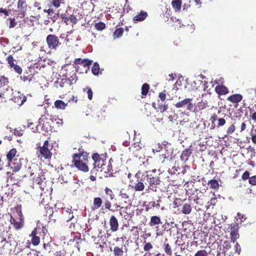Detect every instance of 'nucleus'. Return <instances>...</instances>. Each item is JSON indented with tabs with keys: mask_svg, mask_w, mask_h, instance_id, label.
<instances>
[{
	"mask_svg": "<svg viewBox=\"0 0 256 256\" xmlns=\"http://www.w3.org/2000/svg\"><path fill=\"white\" fill-rule=\"evenodd\" d=\"M160 206V204L156 202H148V206L146 208V210L148 211L150 209L154 208L155 207L158 208Z\"/></svg>",
	"mask_w": 256,
	"mask_h": 256,
	"instance_id": "42",
	"label": "nucleus"
},
{
	"mask_svg": "<svg viewBox=\"0 0 256 256\" xmlns=\"http://www.w3.org/2000/svg\"><path fill=\"white\" fill-rule=\"evenodd\" d=\"M94 28L98 30H102L106 28V24L103 22H99L94 24Z\"/></svg>",
	"mask_w": 256,
	"mask_h": 256,
	"instance_id": "44",
	"label": "nucleus"
},
{
	"mask_svg": "<svg viewBox=\"0 0 256 256\" xmlns=\"http://www.w3.org/2000/svg\"><path fill=\"white\" fill-rule=\"evenodd\" d=\"M152 248H153V246L150 242H145L144 246V250L145 251L148 252V251H149L151 249H152Z\"/></svg>",
	"mask_w": 256,
	"mask_h": 256,
	"instance_id": "54",
	"label": "nucleus"
},
{
	"mask_svg": "<svg viewBox=\"0 0 256 256\" xmlns=\"http://www.w3.org/2000/svg\"><path fill=\"white\" fill-rule=\"evenodd\" d=\"M52 146H50L48 140H46L42 146H40L38 147L40 156L42 158H43L46 160L50 159L52 154L51 152L52 150Z\"/></svg>",
	"mask_w": 256,
	"mask_h": 256,
	"instance_id": "6",
	"label": "nucleus"
},
{
	"mask_svg": "<svg viewBox=\"0 0 256 256\" xmlns=\"http://www.w3.org/2000/svg\"><path fill=\"white\" fill-rule=\"evenodd\" d=\"M92 63V60L87 58H76L74 61V64L76 65V66L74 67L76 70L80 74L87 73Z\"/></svg>",
	"mask_w": 256,
	"mask_h": 256,
	"instance_id": "3",
	"label": "nucleus"
},
{
	"mask_svg": "<svg viewBox=\"0 0 256 256\" xmlns=\"http://www.w3.org/2000/svg\"><path fill=\"white\" fill-rule=\"evenodd\" d=\"M108 176H114V174H116V170L114 172V169L112 168V166L110 164H109L108 166Z\"/></svg>",
	"mask_w": 256,
	"mask_h": 256,
	"instance_id": "53",
	"label": "nucleus"
},
{
	"mask_svg": "<svg viewBox=\"0 0 256 256\" xmlns=\"http://www.w3.org/2000/svg\"><path fill=\"white\" fill-rule=\"evenodd\" d=\"M14 70L16 74H21L22 72V68L18 65L17 64H16L12 67V69Z\"/></svg>",
	"mask_w": 256,
	"mask_h": 256,
	"instance_id": "48",
	"label": "nucleus"
},
{
	"mask_svg": "<svg viewBox=\"0 0 256 256\" xmlns=\"http://www.w3.org/2000/svg\"><path fill=\"white\" fill-rule=\"evenodd\" d=\"M78 80L76 74L73 73L70 77L68 78L70 84H74Z\"/></svg>",
	"mask_w": 256,
	"mask_h": 256,
	"instance_id": "46",
	"label": "nucleus"
},
{
	"mask_svg": "<svg viewBox=\"0 0 256 256\" xmlns=\"http://www.w3.org/2000/svg\"><path fill=\"white\" fill-rule=\"evenodd\" d=\"M210 120L212 122V129H214L216 126L218 128L223 126L226 122L224 118H218L216 114H214L211 116Z\"/></svg>",
	"mask_w": 256,
	"mask_h": 256,
	"instance_id": "9",
	"label": "nucleus"
},
{
	"mask_svg": "<svg viewBox=\"0 0 256 256\" xmlns=\"http://www.w3.org/2000/svg\"><path fill=\"white\" fill-rule=\"evenodd\" d=\"M28 4L26 0H18L17 3V8L19 12V14L20 18L24 16Z\"/></svg>",
	"mask_w": 256,
	"mask_h": 256,
	"instance_id": "12",
	"label": "nucleus"
},
{
	"mask_svg": "<svg viewBox=\"0 0 256 256\" xmlns=\"http://www.w3.org/2000/svg\"><path fill=\"white\" fill-rule=\"evenodd\" d=\"M250 177V172L248 171H246L244 172L242 176V179L243 180H249Z\"/></svg>",
	"mask_w": 256,
	"mask_h": 256,
	"instance_id": "59",
	"label": "nucleus"
},
{
	"mask_svg": "<svg viewBox=\"0 0 256 256\" xmlns=\"http://www.w3.org/2000/svg\"><path fill=\"white\" fill-rule=\"evenodd\" d=\"M104 192L106 194L110 196L111 200L114 198V195L110 188L106 187L104 189Z\"/></svg>",
	"mask_w": 256,
	"mask_h": 256,
	"instance_id": "47",
	"label": "nucleus"
},
{
	"mask_svg": "<svg viewBox=\"0 0 256 256\" xmlns=\"http://www.w3.org/2000/svg\"><path fill=\"white\" fill-rule=\"evenodd\" d=\"M192 98H187L182 100L181 102L176 103L174 106L176 108H180L187 106V110H191L192 108Z\"/></svg>",
	"mask_w": 256,
	"mask_h": 256,
	"instance_id": "13",
	"label": "nucleus"
},
{
	"mask_svg": "<svg viewBox=\"0 0 256 256\" xmlns=\"http://www.w3.org/2000/svg\"><path fill=\"white\" fill-rule=\"evenodd\" d=\"M168 158V156L166 154H160L159 156V160L162 162H165L166 160Z\"/></svg>",
	"mask_w": 256,
	"mask_h": 256,
	"instance_id": "63",
	"label": "nucleus"
},
{
	"mask_svg": "<svg viewBox=\"0 0 256 256\" xmlns=\"http://www.w3.org/2000/svg\"><path fill=\"white\" fill-rule=\"evenodd\" d=\"M182 0H174L172 2V8L176 12H179L181 10Z\"/></svg>",
	"mask_w": 256,
	"mask_h": 256,
	"instance_id": "31",
	"label": "nucleus"
},
{
	"mask_svg": "<svg viewBox=\"0 0 256 256\" xmlns=\"http://www.w3.org/2000/svg\"><path fill=\"white\" fill-rule=\"evenodd\" d=\"M92 72L93 74L97 76L100 73V66L99 64L96 62L94 64L92 68Z\"/></svg>",
	"mask_w": 256,
	"mask_h": 256,
	"instance_id": "38",
	"label": "nucleus"
},
{
	"mask_svg": "<svg viewBox=\"0 0 256 256\" xmlns=\"http://www.w3.org/2000/svg\"><path fill=\"white\" fill-rule=\"evenodd\" d=\"M110 230L115 232L118 229L119 224L118 220L114 216H112L110 219Z\"/></svg>",
	"mask_w": 256,
	"mask_h": 256,
	"instance_id": "16",
	"label": "nucleus"
},
{
	"mask_svg": "<svg viewBox=\"0 0 256 256\" xmlns=\"http://www.w3.org/2000/svg\"><path fill=\"white\" fill-rule=\"evenodd\" d=\"M158 98L162 101H164L166 98V90H164L162 92H160Z\"/></svg>",
	"mask_w": 256,
	"mask_h": 256,
	"instance_id": "57",
	"label": "nucleus"
},
{
	"mask_svg": "<svg viewBox=\"0 0 256 256\" xmlns=\"http://www.w3.org/2000/svg\"><path fill=\"white\" fill-rule=\"evenodd\" d=\"M26 96L19 92H15L11 100L18 106H21L26 100Z\"/></svg>",
	"mask_w": 256,
	"mask_h": 256,
	"instance_id": "10",
	"label": "nucleus"
},
{
	"mask_svg": "<svg viewBox=\"0 0 256 256\" xmlns=\"http://www.w3.org/2000/svg\"><path fill=\"white\" fill-rule=\"evenodd\" d=\"M18 156H17L16 158L14 159V160H12V166L11 168L13 172H18L22 168V161L24 160L22 158H18Z\"/></svg>",
	"mask_w": 256,
	"mask_h": 256,
	"instance_id": "14",
	"label": "nucleus"
},
{
	"mask_svg": "<svg viewBox=\"0 0 256 256\" xmlns=\"http://www.w3.org/2000/svg\"><path fill=\"white\" fill-rule=\"evenodd\" d=\"M82 154H74L72 155V166H75L78 170L83 172H88L89 170L87 163L80 159V155Z\"/></svg>",
	"mask_w": 256,
	"mask_h": 256,
	"instance_id": "5",
	"label": "nucleus"
},
{
	"mask_svg": "<svg viewBox=\"0 0 256 256\" xmlns=\"http://www.w3.org/2000/svg\"><path fill=\"white\" fill-rule=\"evenodd\" d=\"M208 184L210 185V188L218 190L219 188L218 182L216 180H212L208 182Z\"/></svg>",
	"mask_w": 256,
	"mask_h": 256,
	"instance_id": "37",
	"label": "nucleus"
},
{
	"mask_svg": "<svg viewBox=\"0 0 256 256\" xmlns=\"http://www.w3.org/2000/svg\"><path fill=\"white\" fill-rule=\"evenodd\" d=\"M150 87L148 84L145 83L142 86V94L146 96L150 90Z\"/></svg>",
	"mask_w": 256,
	"mask_h": 256,
	"instance_id": "41",
	"label": "nucleus"
},
{
	"mask_svg": "<svg viewBox=\"0 0 256 256\" xmlns=\"http://www.w3.org/2000/svg\"><path fill=\"white\" fill-rule=\"evenodd\" d=\"M46 42L48 48L53 50H57L62 45L58 37L54 34H49L46 37Z\"/></svg>",
	"mask_w": 256,
	"mask_h": 256,
	"instance_id": "4",
	"label": "nucleus"
},
{
	"mask_svg": "<svg viewBox=\"0 0 256 256\" xmlns=\"http://www.w3.org/2000/svg\"><path fill=\"white\" fill-rule=\"evenodd\" d=\"M46 178L44 174L41 172L38 174V176L34 180V183L40 185V186H42V182L45 180Z\"/></svg>",
	"mask_w": 256,
	"mask_h": 256,
	"instance_id": "27",
	"label": "nucleus"
},
{
	"mask_svg": "<svg viewBox=\"0 0 256 256\" xmlns=\"http://www.w3.org/2000/svg\"><path fill=\"white\" fill-rule=\"evenodd\" d=\"M238 228V224L236 222L232 223L229 226V228L230 230V241L232 242H234L240 236Z\"/></svg>",
	"mask_w": 256,
	"mask_h": 256,
	"instance_id": "8",
	"label": "nucleus"
},
{
	"mask_svg": "<svg viewBox=\"0 0 256 256\" xmlns=\"http://www.w3.org/2000/svg\"><path fill=\"white\" fill-rule=\"evenodd\" d=\"M63 2V0H52L51 3L56 8H58L60 6V4Z\"/></svg>",
	"mask_w": 256,
	"mask_h": 256,
	"instance_id": "52",
	"label": "nucleus"
},
{
	"mask_svg": "<svg viewBox=\"0 0 256 256\" xmlns=\"http://www.w3.org/2000/svg\"><path fill=\"white\" fill-rule=\"evenodd\" d=\"M69 20L72 24H75L78 22V19L76 18V16L72 14L69 16Z\"/></svg>",
	"mask_w": 256,
	"mask_h": 256,
	"instance_id": "55",
	"label": "nucleus"
},
{
	"mask_svg": "<svg viewBox=\"0 0 256 256\" xmlns=\"http://www.w3.org/2000/svg\"><path fill=\"white\" fill-rule=\"evenodd\" d=\"M38 231V228H35L30 236L32 238L31 242L34 246H38L40 242V238L37 236Z\"/></svg>",
	"mask_w": 256,
	"mask_h": 256,
	"instance_id": "18",
	"label": "nucleus"
},
{
	"mask_svg": "<svg viewBox=\"0 0 256 256\" xmlns=\"http://www.w3.org/2000/svg\"><path fill=\"white\" fill-rule=\"evenodd\" d=\"M179 168L176 166H172L171 168L169 169L168 172L170 175V176H168V180L170 182V184L174 186H181L184 182V180L182 178H179L175 180L174 175L178 173V170Z\"/></svg>",
	"mask_w": 256,
	"mask_h": 256,
	"instance_id": "7",
	"label": "nucleus"
},
{
	"mask_svg": "<svg viewBox=\"0 0 256 256\" xmlns=\"http://www.w3.org/2000/svg\"><path fill=\"white\" fill-rule=\"evenodd\" d=\"M144 178H142L141 179L139 178L137 179L136 182L134 185L132 186V188H134L136 192H141L144 189V185L143 182Z\"/></svg>",
	"mask_w": 256,
	"mask_h": 256,
	"instance_id": "20",
	"label": "nucleus"
},
{
	"mask_svg": "<svg viewBox=\"0 0 256 256\" xmlns=\"http://www.w3.org/2000/svg\"><path fill=\"white\" fill-rule=\"evenodd\" d=\"M7 21L10 22L9 28H13L16 25V22L14 18H8Z\"/></svg>",
	"mask_w": 256,
	"mask_h": 256,
	"instance_id": "56",
	"label": "nucleus"
},
{
	"mask_svg": "<svg viewBox=\"0 0 256 256\" xmlns=\"http://www.w3.org/2000/svg\"><path fill=\"white\" fill-rule=\"evenodd\" d=\"M104 206L106 209L110 210V208L112 206V204L108 200H105L104 202Z\"/></svg>",
	"mask_w": 256,
	"mask_h": 256,
	"instance_id": "58",
	"label": "nucleus"
},
{
	"mask_svg": "<svg viewBox=\"0 0 256 256\" xmlns=\"http://www.w3.org/2000/svg\"><path fill=\"white\" fill-rule=\"evenodd\" d=\"M196 106L200 110H204L208 107V102L206 100L204 102L203 100H202L200 102H198Z\"/></svg>",
	"mask_w": 256,
	"mask_h": 256,
	"instance_id": "43",
	"label": "nucleus"
},
{
	"mask_svg": "<svg viewBox=\"0 0 256 256\" xmlns=\"http://www.w3.org/2000/svg\"><path fill=\"white\" fill-rule=\"evenodd\" d=\"M26 126H23V128H16L14 130V134L18 136H21L23 135Z\"/></svg>",
	"mask_w": 256,
	"mask_h": 256,
	"instance_id": "40",
	"label": "nucleus"
},
{
	"mask_svg": "<svg viewBox=\"0 0 256 256\" xmlns=\"http://www.w3.org/2000/svg\"><path fill=\"white\" fill-rule=\"evenodd\" d=\"M78 154H82L80 155V158L82 157V160H83V162H87L88 161V158H89L88 154V153L80 151V149H79V152Z\"/></svg>",
	"mask_w": 256,
	"mask_h": 256,
	"instance_id": "49",
	"label": "nucleus"
},
{
	"mask_svg": "<svg viewBox=\"0 0 256 256\" xmlns=\"http://www.w3.org/2000/svg\"><path fill=\"white\" fill-rule=\"evenodd\" d=\"M127 248L125 245L122 246L121 247L115 246L114 248V256H123L124 253L127 252Z\"/></svg>",
	"mask_w": 256,
	"mask_h": 256,
	"instance_id": "19",
	"label": "nucleus"
},
{
	"mask_svg": "<svg viewBox=\"0 0 256 256\" xmlns=\"http://www.w3.org/2000/svg\"><path fill=\"white\" fill-rule=\"evenodd\" d=\"M235 130V126L234 124H232L230 127L228 128L227 130V133L228 134H232L234 132Z\"/></svg>",
	"mask_w": 256,
	"mask_h": 256,
	"instance_id": "64",
	"label": "nucleus"
},
{
	"mask_svg": "<svg viewBox=\"0 0 256 256\" xmlns=\"http://www.w3.org/2000/svg\"><path fill=\"white\" fill-rule=\"evenodd\" d=\"M242 99V96L240 94H234L230 96L227 98V100L232 103H238Z\"/></svg>",
	"mask_w": 256,
	"mask_h": 256,
	"instance_id": "22",
	"label": "nucleus"
},
{
	"mask_svg": "<svg viewBox=\"0 0 256 256\" xmlns=\"http://www.w3.org/2000/svg\"><path fill=\"white\" fill-rule=\"evenodd\" d=\"M60 18L64 23H66V24H68V22L69 20V17H67L66 14H61Z\"/></svg>",
	"mask_w": 256,
	"mask_h": 256,
	"instance_id": "60",
	"label": "nucleus"
},
{
	"mask_svg": "<svg viewBox=\"0 0 256 256\" xmlns=\"http://www.w3.org/2000/svg\"><path fill=\"white\" fill-rule=\"evenodd\" d=\"M128 192V190H125L124 188L121 189L120 192V196L122 198L125 200L128 199L130 196Z\"/></svg>",
	"mask_w": 256,
	"mask_h": 256,
	"instance_id": "35",
	"label": "nucleus"
},
{
	"mask_svg": "<svg viewBox=\"0 0 256 256\" xmlns=\"http://www.w3.org/2000/svg\"><path fill=\"white\" fill-rule=\"evenodd\" d=\"M66 214H68V216L66 217V220L67 222H69L72 220L74 218L73 214L71 212H66Z\"/></svg>",
	"mask_w": 256,
	"mask_h": 256,
	"instance_id": "62",
	"label": "nucleus"
},
{
	"mask_svg": "<svg viewBox=\"0 0 256 256\" xmlns=\"http://www.w3.org/2000/svg\"><path fill=\"white\" fill-rule=\"evenodd\" d=\"M102 204V198L100 197H96L94 199L92 208L93 210H98L100 208Z\"/></svg>",
	"mask_w": 256,
	"mask_h": 256,
	"instance_id": "26",
	"label": "nucleus"
},
{
	"mask_svg": "<svg viewBox=\"0 0 256 256\" xmlns=\"http://www.w3.org/2000/svg\"><path fill=\"white\" fill-rule=\"evenodd\" d=\"M162 248L166 254L168 256H172V251L171 248V246L168 243L164 242Z\"/></svg>",
	"mask_w": 256,
	"mask_h": 256,
	"instance_id": "33",
	"label": "nucleus"
},
{
	"mask_svg": "<svg viewBox=\"0 0 256 256\" xmlns=\"http://www.w3.org/2000/svg\"><path fill=\"white\" fill-rule=\"evenodd\" d=\"M148 16V12L144 10H141L133 17L132 20L134 23L142 22Z\"/></svg>",
	"mask_w": 256,
	"mask_h": 256,
	"instance_id": "15",
	"label": "nucleus"
},
{
	"mask_svg": "<svg viewBox=\"0 0 256 256\" xmlns=\"http://www.w3.org/2000/svg\"><path fill=\"white\" fill-rule=\"evenodd\" d=\"M194 256H208L207 252L205 250H198L194 254Z\"/></svg>",
	"mask_w": 256,
	"mask_h": 256,
	"instance_id": "51",
	"label": "nucleus"
},
{
	"mask_svg": "<svg viewBox=\"0 0 256 256\" xmlns=\"http://www.w3.org/2000/svg\"><path fill=\"white\" fill-rule=\"evenodd\" d=\"M161 223L162 222L160 217L158 216H152L150 218L149 224L150 226H152L156 224H159Z\"/></svg>",
	"mask_w": 256,
	"mask_h": 256,
	"instance_id": "32",
	"label": "nucleus"
},
{
	"mask_svg": "<svg viewBox=\"0 0 256 256\" xmlns=\"http://www.w3.org/2000/svg\"><path fill=\"white\" fill-rule=\"evenodd\" d=\"M54 106L57 109L64 110L67 105L68 103H65L62 100H56L54 102Z\"/></svg>",
	"mask_w": 256,
	"mask_h": 256,
	"instance_id": "30",
	"label": "nucleus"
},
{
	"mask_svg": "<svg viewBox=\"0 0 256 256\" xmlns=\"http://www.w3.org/2000/svg\"><path fill=\"white\" fill-rule=\"evenodd\" d=\"M215 91L218 95H226L229 92L228 88L222 84L216 86Z\"/></svg>",
	"mask_w": 256,
	"mask_h": 256,
	"instance_id": "21",
	"label": "nucleus"
},
{
	"mask_svg": "<svg viewBox=\"0 0 256 256\" xmlns=\"http://www.w3.org/2000/svg\"><path fill=\"white\" fill-rule=\"evenodd\" d=\"M44 12L48 14L47 16L48 19L51 20L53 22H56L57 14L52 8L44 9Z\"/></svg>",
	"mask_w": 256,
	"mask_h": 256,
	"instance_id": "24",
	"label": "nucleus"
},
{
	"mask_svg": "<svg viewBox=\"0 0 256 256\" xmlns=\"http://www.w3.org/2000/svg\"><path fill=\"white\" fill-rule=\"evenodd\" d=\"M192 208L191 205L188 204H184L182 208V212L185 214H188L192 212Z\"/></svg>",
	"mask_w": 256,
	"mask_h": 256,
	"instance_id": "34",
	"label": "nucleus"
},
{
	"mask_svg": "<svg viewBox=\"0 0 256 256\" xmlns=\"http://www.w3.org/2000/svg\"><path fill=\"white\" fill-rule=\"evenodd\" d=\"M92 158L94 161V168H102V170L104 169V160L101 158L100 156L98 153H94L92 156Z\"/></svg>",
	"mask_w": 256,
	"mask_h": 256,
	"instance_id": "11",
	"label": "nucleus"
},
{
	"mask_svg": "<svg viewBox=\"0 0 256 256\" xmlns=\"http://www.w3.org/2000/svg\"><path fill=\"white\" fill-rule=\"evenodd\" d=\"M4 90V92L0 90V98L4 99V102H6V100L10 98L13 90L12 88H10V86H8Z\"/></svg>",
	"mask_w": 256,
	"mask_h": 256,
	"instance_id": "17",
	"label": "nucleus"
},
{
	"mask_svg": "<svg viewBox=\"0 0 256 256\" xmlns=\"http://www.w3.org/2000/svg\"><path fill=\"white\" fill-rule=\"evenodd\" d=\"M15 209L16 214L13 213L12 215H10V222L15 230H19L24 226V216L22 213L21 205H17Z\"/></svg>",
	"mask_w": 256,
	"mask_h": 256,
	"instance_id": "2",
	"label": "nucleus"
},
{
	"mask_svg": "<svg viewBox=\"0 0 256 256\" xmlns=\"http://www.w3.org/2000/svg\"><path fill=\"white\" fill-rule=\"evenodd\" d=\"M156 169L147 170L144 172L142 176L144 177V180H146L148 182V190L155 192L159 188L161 182L160 177L156 174Z\"/></svg>",
	"mask_w": 256,
	"mask_h": 256,
	"instance_id": "1",
	"label": "nucleus"
},
{
	"mask_svg": "<svg viewBox=\"0 0 256 256\" xmlns=\"http://www.w3.org/2000/svg\"><path fill=\"white\" fill-rule=\"evenodd\" d=\"M249 184L253 186H256V175L250 176L249 178Z\"/></svg>",
	"mask_w": 256,
	"mask_h": 256,
	"instance_id": "61",
	"label": "nucleus"
},
{
	"mask_svg": "<svg viewBox=\"0 0 256 256\" xmlns=\"http://www.w3.org/2000/svg\"><path fill=\"white\" fill-rule=\"evenodd\" d=\"M16 154L17 150L15 148H12L10 149L9 150V152H8L6 154V158L8 163H10V162H12V160H14V159L16 158Z\"/></svg>",
	"mask_w": 256,
	"mask_h": 256,
	"instance_id": "23",
	"label": "nucleus"
},
{
	"mask_svg": "<svg viewBox=\"0 0 256 256\" xmlns=\"http://www.w3.org/2000/svg\"><path fill=\"white\" fill-rule=\"evenodd\" d=\"M84 92H86L88 94V98L90 100H92L93 96V92L90 88L89 87H86L83 89Z\"/></svg>",
	"mask_w": 256,
	"mask_h": 256,
	"instance_id": "45",
	"label": "nucleus"
},
{
	"mask_svg": "<svg viewBox=\"0 0 256 256\" xmlns=\"http://www.w3.org/2000/svg\"><path fill=\"white\" fill-rule=\"evenodd\" d=\"M6 60L8 64V68L10 69H12V67L14 66L16 64H14V62L16 61L14 59L13 56L12 55H9L6 58Z\"/></svg>",
	"mask_w": 256,
	"mask_h": 256,
	"instance_id": "39",
	"label": "nucleus"
},
{
	"mask_svg": "<svg viewBox=\"0 0 256 256\" xmlns=\"http://www.w3.org/2000/svg\"><path fill=\"white\" fill-rule=\"evenodd\" d=\"M27 122V128H30L34 132H38V124H35L32 120H28Z\"/></svg>",
	"mask_w": 256,
	"mask_h": 256,
	"instance_id": "29",
	"label": "nucleus"
},
{
	"mask_svg": "<svg viewBox=\"0 0 256 256\" xmlns=\"http://www.w3.org/2000/svg\"><path fill=\"white\" fill-rule=\"evenodd\" d=\"M192 154V150L190 148H186L184 150L181 155H180V160L182 162H186L188 160Z\"/></svg>",
	"mask_w": 256,
	"mask_h": 256,
	"instance_id": "25",
	"label": "nucleus"
},
{
	"mask_svg": "<svg viewBox=\"0 0 256 256\" xmlns=\"http://www.w3.org/2000/svg\"><path fill=\"white\" fill-rule=\"evenodd\" d=\"M124 30L122 28H116L113 33V36L114 38H118L122 36Z\"/></svg>",
	"mask_w": 256,
	"mask_h": 256,
	"instance_id": "36",
	"label": "nucleus"
},
{
	"mask_svg": "<svg viewBox=\"0 0 256 256\" xmlns=\"http://www.w3.org/2000/svg\"><path fill=\"white\" fill-rule=\"evenodd\" d=\"M66 250L64 248L59 250L54 254L56 256H66Z\"/></svg>",
	"mask_w": 256,
	"mask_h": 256,
	"instance_id": "50",
	"label": "nucleus"
},
{
	"mask_svg": "<svg viewBox=\"0 0 256 256\" xmlns=\"http://www.w3.org/2000/svg\"><path fill=\"white\" fill-rule=\"evenodd\" d=\"M9 83L10 81L8 78L4 75H0V88H4V86L7 88L8 86H9Z\"/></svg>",
	"mask_w": 256,
	"mask_h": 256,
	"instance_id": "28",
	"label": "nucleus"
}]
</instances>
